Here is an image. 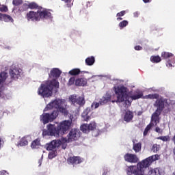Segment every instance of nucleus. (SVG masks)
<instances>
[{
  "label": "nucleus",
  "mask_w": 175,
  "mask_h": 175,
  "mask_svg": "<svg viewBox=\"0 0 175 175\" xmlns=\"http://www.w3.org/2000/svg\"><path fill=\"white\" fill-rule=\"evenodd\" d=\"M135 50L137 51H140V50H143V47L141 46L140 45H137L134 47Z\"/></svg>",
  "instance_id": "obj_45"
},
{
  "label": "nucleus",
  "mask_w": 175,
  "mask_h": 175,
  "mask_svg": "<svg viewBox=\"0 0 175 175\" xmlns=\"http://www.w3.org/2000/svg\"><path fill=\"white\" fill-rule=\"evenodd\" d=\"M12 5L14 6H20V5H23V0H13Z\"/></svg>",
  "instance_id": "obj_37"
},
{
  "label": "nucleus",
  "mask_w": 175,
  "mask_h": 175,
  "mask_svg": "<svg viewBox=\"0 0 175 175\" xmlns=\"http://www.w3.org/2000/svg\"><path fill=\"white\" fill-rule=\"evenodd\" d=\"M85 62L88 66H92L95 64V57L94 56L89 57L85 59Z\"/></svg>",
  "instance_id": "obj_25"
},
{
  "label": "nucleus",
  "mask_w": 175,
  "mask_h": 175,
  "mask_svg": "<svg viewBox=\"0 0 175 175\" xmlns=\"http://www.w3.org/2000/svg\"><path fill=\"white\" fill-rule=\"evenodd\" d=\"M69 102L71 103V105H73L74 106H79V107H81L85 105V98H84V96H79L77 97L76 94H72L69 96Z\"/></svg>",
  "instance_id": "obj_8"
},
{
  "label": "nucleus",
  "mask_w": 175,
  "mask_h": 175,
  "mask_svg": "<svg viewBox=\"0 0 175 175\" xmlns=\"http://www.w3.org/2000/svg\"><path fill=\"white\" fill-rule=\"evenodd\" d=\"M75 85L77 87H85L87 85V79L85 78H78L75 80Z\"/></svg>",
  "instance_id": "obj_21"
},
{
  "label": "nucleus",
  "mask_w": 175,
  "mask_h": 175,
  "mask_svg": "<svg viewBox=\"0 0 175 175\" xmlns=\"http://www.w3.org/2000/svg\"><path fill=\"white\" fill-rule=\"evenodd\" d=\"M173 174L175 175V171L173 172Z\"/></svg>",
  "instance_id": "obj_55"
},
{
  "label": "nucleus",
  "mask_w": 175,
  "mask_h": 175,
  "mask_svg": "<svg viewBox=\"0 0 175 175\" xmlns=\"http://www.w3.org/2000/svg\"><path fill=\"white\" fill-rule=\"evenodd\" d=\"M62 1H64V2L67 3L68 8H70L72 5H73V3H72V0H62Z\"/></svg>",
  "instance_id": "obj_41"
},
{
  "label": "nucleus",
  "mask_w": 175,
  "mask_h": 175,
  "mask_svg": "<svg viewBox=\"0 0 175 175\" xmlns=\"http://www.w3.org/2000/svg\"><path fill=\"white\" fill-rule=\"evenodd\" d=\"M0 20H3V21H5V23H9V21H10L11 23H13V21H14L13 20V18H12V16L5 14H2V13H0Z\"/></svg>",
  "instance_id": "obj_22"
},
{
  "label": "nucleus",
  "mask_w": 175,
  "mask_h": 175,
  "mask_svg": "<svg viewBox=\"0 0 175 175\" xmlns=\"http://www.w3.org/2000/svg\"><path fill=\"white\" fill-rule=\"evenodd\" d=\"M18 146H21V147H24V146H28V140L27 139V138H21L19 143L18 144Z\"/></svg>",
  "instance_id": "obj_31"
},
{
  "label": "nucleus",
  "mask_w": 175,
  "mask_h": 175,
  "mask_svg": "<svg viewBox=\"0 0 175 175\" xmlns=\"http://www.w3.org/2000/svg\"><path fill=\"white\" fill-rule=\"evenodd\" d=\"M158 140H162V142H170V136L165 135V136H160L157 137Z\"/></svg>",
  "instance_id": "obj_33"
},
{
  "label": "nucleus",
  "mask_w": 175,
  "mask_h": 175,
  "mask_svg": "<svg viewBox=\"0 0 175 175\" xmlns=\"http://www.w3.org/2000/svg\"><path fill=\"white\" fill-rule=\"evenodd\" d=\"M160 148H161V145L154 144H153V146L152 147V151H153V152H158V151H159Z\"/></svg>",
  "instance_id": "obj_34"
},
{
  "label": "nucleus",
  "mask_w": 175,
  "mask_h": 175,
  "mask_svg": "<svg viewBox=\"0 0 175 175\" xmlns=\"http://www.w3.org/2000/svg\"><path fill=\"white\" fill-rule=\"evenodd\" d=\"M72 126V121L64 120L59 125L55 127V124H49L47 126V130H43V136H55L59 137V136H62L67 133L68 131L70 129Z\"/></svg>",
  "instance_id": "obj_3"
},
{
  "label": "nucleus",
  "mask_w": 175,
  "mask_h": 175,
  "mask_svg": "<svg viewBox=\"0 0 175 175\" xmlns=\"http://www.w3.org/2000/svg\"><path fill=\"white\" fill-rule=\"evenodd\" d=\"M114 98H116V95L111 96L109 94H106L105 96L100 99V105H103L109 103V102H112V100H115Z\"/></svg>",
  "instance_id": "obj_15"
},
{
  "label": "nucleus",
  "mask_w": 175,
  "mask_h": 175,
  "mask_svg": "<svg viewBox=\"0 0 175 175\" xmlns=\"http://www.w3.org/2000/svg\"><path fill=\"white\" fill-rule=\"evenodd\" d=\"M114 91L117 99L112 100V103H122V102H124L125 107H129L132 101L130 100L131 98L128 94V88L124 85L114 87Z\"/></svg>",
  "instance_id": "obj_4"
},
{
  "label": "nucleus",
  "mask_w": 175,
  "mask_h": 175,
  "mask_svg": "<svg viewBox=\"0 0 175 175\" xmlns=\"http://www.w3.org/2000/svg\"><path fill=\"white\" fill-rule=\"evenodd\" d=\"M143 99H156V101L153 105L154 107H156V109H158L157 104L159 105V103L163 105V107H167L170 106V103H169V100L167 98H165L157 93L146 95L143 97Z\"/></svg>",
  "instance_id": "obj_5"
},
{
  "label": "nucleus",
  "mask_w": 175,
  "mask_h": 175,
  "mask_svg": "<svg viewBox=\"0 0 175 175\" xmlns=\"http://www.w3.org/2000/svg\"><path fill=\"white\" fill-rule=\"evenodd\" d=\"M81 136V132H80L79 129H72L68 134L67 138H63L62 140L63 141V142H64L65 143H70L72 142L79 140Z\"/></svg>",
  "instance_id": "obj_7"
},
{
  "label": "nucleus",
  "mask_w": 175,
  "mask_h": 175,
  "mask_svg": "<svg viewBox=\"0 0 175 175\" xmlns=\"http://www.w3.org/2000/svg\"><path fill=\"white\" fill-rule=\"evenodd\" d=\"M3 141L2 140V138H0V150L3 147Z\"/></svg>",
  "instance_id": "obj_46"
},
{
  "label": "nucleus",
  "mask_w": 175,
  "mask_h": 175,
  "mask_svg": "<svg viewBox=\"0 0 175 175\" xmlns=\"http://www.w3.org/2000/svg\"><path fill=\"white\" fill-rule=\"evenodd\" d=\"M157 170H153L152 171V173H154V174H157Z\"/></svg>",
  "instance_id": "obj_52"
},
{
  "label": "nucleus",
  "mask_w": 175,
  "mask_h": 175,
  "mask_svg": "<svg viewBox=\"0 0 175 175\" xmlns=\"http://www.w3.org/2000/svg\"><path fill=\"white\" fill-rule=\"evenodd\" d=\"M26 18L28 21H40V17H39V12L30 11L26 15Z\"/></svg>",
  "instance_id": "obj_13"
},
{
  "label": "nucleus",
  "mask_w": 175,
  "mask_h": 175,
  "mask_svg": "<svg viewBox=\"0 0 175 175\" xmlns=\"http://www.w3.org/2000/svg\"><path fill=\"white\" fill-rule=\"evenodd\" d=\"M90 113H91V108L90 107L86 108L85 110L83 111V112L81 114V117L83 121H86V122H88V121L91 120V116H90Z\"/></svg>",
  "instance_id": "obj_17"
},
{
  "label": "nucleus",
  "mask_w": 175,
  "mask_h": 175,
  "mask_svg": "<svg viewBox=\"0 0 175 175\" xmlns=\"http://www.w3.org/2000/svg\"><path fill=\"white\" fill-rule=\"evenodd\" d=\"M143 92H136V94H133L131 96V100H136L137 99H140V98H143Z\"/></svg>",
  "instance_id": "obj_27"
},
{
  "label": "nucleus",
  "mask_w": 175,
  "mask_h": 175,
  "mask_svg": "<svg viewBox=\"0 0 175 175\" xmlns=\"http://www.w3.org/2000/svg\"><path fill=\"white\" fill-rule=\"evenodd\" d=\"M64 143V141L62 139H55L51 142L49 144H46L45 147L47 151H57V149L61 144Z\"/></svg>",
  "instance_id": "obj_9"
},
{
  "label": "nucleus",
  "mask_w": 175,
  "mask_h": 175,
  "mask_svg": "<svg viewBox=\"0 0 175 175\" xmlns=\"http://www.w3.org/2000/svg\"><path fill=\"white\" fill-rule=\"evenodd\" d=\"M5 173H6V170L0 171V175H5Z\"/></svg>",
  "instance_id": "obj_49"
},
{
  "label": "nucleus",
  "mask_w": 175,
  "mask_h": 175,
  "mask_svg": "<svg viewBox=\"0 0 175 175\" xmlns=\"http://www.w3.org/2000/svg\"><path fill=\"white\" fill-rule=\"evenodd\" d=\"M150 61L151 62H153V64H158L162 61V59H161L159 55H152L150 57Z\"/></svg>",
  "instance_id": "obj_28"
},
{
  "label": "nucleus",
  "mask_w": 175,
  "mask_h": 175,
  "mask_svg": "<svg viewBox=\"0 0 175 175\" xmlns=\"http://www.w3.org/2000/svg\"><path fill=\"white\" fill-rule=\"evenodd\" d=\"M133 120V112L128 110L125 112L124 116V121L126 122H131Z\"/></svg>",
  "instance_id": "obj_20"
},
{
  "label": "nucleus",
  "mask_w": 175,
  "mask_h": 175,
  "mask_svg": "<svg viewBox=\"0 0 175 175\" xmlns=\"http://www.w3.org/2000/svg\"><path fill=\"white\" fill-rule=\"evenodd\" d=\"M63 148L66 149V146L64 148V146H63Z\"/></svg>",
  "instance_id": "obj_54"
},
{
  "label": "nucleus",
  "mask_w": 175,
  "mask_h": 175,
  "mask_svg": "<svg viewBox=\"0 0 175 175\" xmlns=\"http://www.w3.org/2000/svg\"><path fill=\"white\" fill-rule=\"evenodd\" d=\"M155 132H157V133H163V130L161 129V128L157 126L155 128Z\"/></svg>",
  "instance_id": "obj_44"
},
{
  "label": "nucleus",
  "mask_w": 175,
  "mask_h": 175,
  "mask_svg": "<svg viewBox=\"0 0 175 175\" xmlns=\"http://www.w3.org/2000/svg\"><path fill=\"white\" fill-rule=\"evenodd\" d=\"M83 162V160L81 159V157L79 156H73V157H70L67 159V163L68 165H80Z\"/></svg>",
  "instance_id": "obj_14"
},
{
  "label": "nucleus",
  "mask_w": 175,
  "mask_h": 175,
  "mask_svg": "<svg viewBox=\"0 0 175 175\" xmlns=\"http://www.w3.org/2000/svg\"><path fill=\"white\" fill-rule=\"evenodd\" d=\"M166 66L167 68H173V64H172V61L171 60H167L166 62Z\"/></svg>",
  "instance_id": "obj_42"
},
{
  "label": "nucleus",
  "mask_w": 175,
  "mask_h": 175,
  "mask_svg": "<svg viewBox=\"0 0 175 175\" xmlns=\"http://www.w3.org/2000/svg\"><path fill=\"white\" fill-rule=\"evenodd\" d=\"M8 6H6V5H2L1 7H0V12L6 13V12H8Z\"/></svg>",
  "instance_id": "obj_40"
},
{
  "label": "nucleus",
  "mask_w": 175,
  "mask_h": 175,
  "mask_svg": "<svg viewBox=\"0 0 175 175\" xmlns=\"http://www.w3.org/2000/svg\"><path fill=\"white\" fill-rule=\"evenodd\" d=\"M124 159L126 162H129V163H137L139 162L137 155L131 153L124 154Z\"/></svg>",
  "instance_id": "obj_12"
},
{
  "label": "nucleus",
  "mask_w": 175,
  "mask_h": 175,
  "mask_svg": "<svg viewBox=\"0 0 175 175\" xmlns=\"http://www.w3.org/2000/svg\"><path fill=\"white\" fill-rule=\"evenodd\" d=\"M75 81L76 78H75L74 77H71L68 81V85H73V84H75Z\"/></svg>",
  "instance_id": "obj_38"
},
{
  "label": "nucleus",
  "mask_w": 175,
  "mask_h": 175,
  "mask_svg": "<svg viewBox=\"0 0 175 175\" xmlns=\"http://www.w3.org/2000/svg\"><path fill=\"white\" fill-rule=\"evenodd\" d=\"M121 20H122V18H121V16L117 18L118 21H121Z\"/></svg>",
  "instance_id": "obj_50"
},
{
  "label": "nucleus",
  "mask_w": 175,
  "mask_h": 175,
  "mask_svg": "<svg viewBox=\"0 0 175 175\" xmlns=\"http://www.w3.org/2000/svg\"><path fill=\"white\" fill-rule=\"evenodd\" d=\"M10 73L12 79H18V76H20V70H18V69L17 68H14L13 70H11Z\"/></svg>",
  "instance_id": "obj_23"
},
{
  "label": "nucleus",
  "mask_w": 175,
  "mask_h": 175,
  "mask_svg": "<svg viewBox=\"0 0 175 175\" xmlns=\"http://www.w3.org/2000/svg\"><path fill=\"white\" fill-rule=\"evenodd\" d=\"M96 129V123L95 122H91L88 124H83L81 126V131L83 133H90L91 131H95Z\"/></svg>",
  "instance_id": "obj_11"
},
{
  "label": "nucleus",
  "mask_w": 175,
  "mask_h": 175,
  "mask_svg": "<svg viewBox=\"0 0 175 175\" xmlns=\"http://www.w3.org/2000/svg\"><path fill=\"white\" fill-rule=\"evenodd\" d=\"M52 109H56V110H53L51 113H45L40 116V120L43 124L53 122L58 117L59 113L64 116L69 114L66 105H64V102L61 99H55L49 103L44 109V111H48V110H52Z\"/></svg>",
  "instance_id": "obj_1"
},
{
  "label": "nucleus",
  "mask_w": 175,
  "mask_h": 175,
  "mask_svg": "<svg viewBox=\"0 0 175 175\" xmlns=\"http://www.w3.org/2000/svg\"><path fill=\"white\" fill-rule=\"evenodd\" d=\"M143 1L144 2V3H148V2H150V0H143Z\"/></svg>",
  "instance_id": "obj_51"
},
{
  "label": "nucleus",
  "mask_w": 175,
  "mask_h": 175,
  "mask_svg": "<svg viewBox=\"0 0 175 175\" xmlns=\"http://www.w3.org/2000/svg\"><path fill=\"white\" fill-rule=\"evenodd\" d=\"M8 79V72L3 71L0 73V96L5 94V92L8 91V88L5 85H3L2 83H5Z\"/></svg>",
  "instance_id": "obj_10"
},
{
  "label": "nucleus",
  "mask_w": 175,
  "mask_h": 175,
  "mask_svg": "<svg viewBox=\"0 0 175 175\" xmlns=\"http://www.w3.org/2000/svg\"><path fill=\"white\" fill-rule=\"evenodd\" d=\"M61 70L58 68H53L49 74V77H53L52 80L45 81L41 83L38 90V95L43 98H50L53 95V91L57 92L59 88V82L57 79L61 76Z\"/></svg>",
  "instance_id": "obj_2"
},
{
  "label": "nucleus",
  "mask_w": 175,
  "mask_h": 175,
  "mask_svg": "<svg viewBox=\"0 0 175 175\" xmlns=\"http://www.w3.org/2000/svg\"><path fill=\"white\" fill-rule=\"evenodd\" d=\"M100 105V103L94 102L92 104V109H98Z\"/></svg>",
  "instance_id": "obj_39"
},
{
  "label": "nucleus",
  "mask_w": 175,
  "mask_h": 175,
  "mask_svg": "<svg viewBox=\"0 0 175 175\" xmlns=\"http://www.w3.org/2000/svg\"><path fill=\"white\" fill-rule=\"evenodd\" d=\"M125 13H126L125 11H121L120 12H118V13L116 14V16H117V17H122L123 16H125Z\"/></svg>",
  "instance_id": "obj_43"
},
{
  "label": "nucleus",
  "mask_w": 175,
  "mask_h": 175,
  "mask_svg": "<svg viewBox=\"0 0 175 175\" xmlns=\"http://www.w3.org/2000/svg\"><path fill=\"white\" fill-rule=\"evenodd\" d=\"M81 72V71L80 70L79 68H74L70 70L68 73L69 75H70V76H77L80 75Z\"/></svg>",
  "instance_id": "obj_29"
},
{
  "label": "nucleus",
  "mask_w": 175,
  "mask_h": 175,
  "mask_svg": "<svg viewBox=\"0 0 175 175\" xmlns=\"http://www.w3.org/2000/svg\"><path fill=\"white\" fill-rule=\"evenodd\" d=\"M133 150L135 152H140L142 151V142L135 143V141H133Z\"/></svg>",
  "instance_id": "obj_24"
},
{
  "label": "nucleus",
  "mask_w": 175,
  "mask_h": 175,
  "mask_svg": "<svg viewBox=\"0 0 175 175\" xmlns=\"http://www.w3.org/2000/svg\"><path fill=\"white\" fill-rule=\"evenodd\" d=\"M128 24H129L128 21L124 20L119 23V27L120 29H122V28H125V27H126Z\"/></svg>",
  "instance_id": "obj_36"
},
{
  "label": "nucleus",
  "mask_w": 175,
  "mask_h": 175,
  "mask_svg": "<svg viewBox=\"0 0 175 175\" xmlns=\"http://www.w3.org/2000/svg\"><path fill=\"white\" fill-rule=\"evenodd\" d=\"M173 53H169V52H162L161 53V57L163 59H167V58H170L171 57H173Z\"/></svg>",
  "instance_id": "obj_30"
},
{
  "label": "nucleus",
  "mask_w": 175,
  "mask_h": 175,
  "mask_svg": "<svg viewBox=\"0 0 175 175\" xmlns=\"http://www.w3.org/2000/svg\"><path fill=\"white\" fill-rule=\"evenodd\" d=\"M138 172H139V168L137 167H137L135 165H131L128 167L126 169V174L128 175H132V174L137 175Z\"/></svg>",
  "instance_id": "obj_18"
},
{
  "label": "nucleus",
  "mask_w": 175,
  "mask_h": 175,
  "mask_svg": "<svg viewBox=\"0 0 175 175\" xmlns=\"http://www.w3.org/2000/svg\"><path fill=\"white\" fill-rule=\"evenodd\" d=\"M139 14H140V13H139L138 12H135L133 13L134 17H139Z\"/></svg>",
  "instance_id": "obj_47"
},
{
  "label": "nucleus",
  "mask_w": 175,
  "mask_h": 175,
  "mask_svg": "<svg viewBox=\"0 0 175 175\" xmlns=\"http://www.w3.org/2000/svg\"><path fill=\"white\" fill-rule=\"evenodd\" d=\"M42 10H38V16L40 18H51V12H49L47 10L44 9L42 11Z\"/></svg>",
  "instance_id": "obj_16"
},
{
  "label": "nucleus",
  "mask_w": 175,
  "mask_h": 175,
  "mask_svg": "<svg viewBox=\"0 0 175 175\" xmlns=\"http://www.w3.org/2000/svg\"><path fill=\"white\" fill-rule=\"evenodd\" d=\"M49 159H53V158H55L57 157V150H52L49 153Z\"/></svg>",
  "instance_id": "obj_35"
},
{
  "label": "nucleus",
  "mask_w": 175,
  "mask_h": 175,
  "mask_svg": "<svg viewBox=\"0 0 175 175\" xmlns=\"http://www.w3.org/2000/svg\"><path fill=\"white\" fill-rule=\"evenodd\" d=\"M173 64H175V57L173 58V62H172Z\"/></svg>",
  "instance_id": "obj_53"
},
{
  "label": "nucleus",
  "mask_w": 175,
  "mask_h": 175,
  "mask_svg": "<svg viewBox=\"0 0 175 175\" xmlns=\"http://www.w3.org/2000/svg\"><path fill=\"white\" fill-rule=\"evenodd\" d=\"M107 173H109V171L107 169H105L103 175H107Z\"/></svg>",
  "instance_id": "obj_48"
},
{
  "label": "nucleus",
  "mask_w": 175,
  "mask_h": 175,
  "mask_svg": "<svg viewBox=\"0 0 175 175\" xmlns=\"http://www.w3.org/2000/svg\"><path fill=\"white\" fill-rule=\"evenodd\" d=\"M23 7L25 8V9H38V10H42V9H43V8L38 6L35 2H32L29 4L25 3Z\"/></svg>",
  "instance_id": "obj_19"
},
{
  "label": "nucleus",
  "mask_w": 175,
  "mask_h": 175,
  "mask_svg": "<svg viewBox=\"0 0 175 175\" xmlns=\"http://www.w3.org/2000/svg\"><path fill=\"white\" fill-rule=\"evenodd\" d=\"M156 106H157V109L152 114L151 120L150 124H152V126H157L158 124H159L161 121V118H159V116L162 113V111H163V105L162 104H156Z\"/></svg>",
  "instance_id": "obj_6"
},
{
  "label": "nucleus",
  "mask_w": 175,
  "mask_h": 175,
  "mask_svg": "<svg viewBox=\"0 0 175 175\" xmlns=\"http://www.w3.org/2000/svg\"><path fill=\"white\" fill-rule=\"evenodd\" d=\"M40 146V139L39 138L36 139L31 144V148H39Z\"/></svg>",
  "instance_id": "obj_26"
},
{
  "label": "nucleus",
  "mask_w": 175,
  "mask_h": 175,
  "mask_svg": "<svg viewBox=\"0 0 175 175\" xmlns=\"http://www.w3.org/2000/svg\"><path fill=\"white\" fill-rule=\"evenodd\" d=\"M152 126V123H150L146 126L144 131V136H147V135L148 134V131L151 130Z\"/></svg>",
  "instance_id": "obj_32"
}]
</instances>
